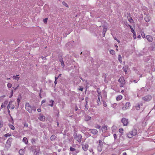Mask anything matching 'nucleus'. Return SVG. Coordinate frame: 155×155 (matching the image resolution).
<instances>
[{
  "label": "nucleus",
  "instance_id": "1",
  "mask_svg": "<svg viewBox=\"0 0 155 155\" xmlns=\"http://www.w3.org/2000/svg\"><path fill=\"white\" fill-rule=\"evenodd\" d=\"M137 134V130L135 129H133L129 131L127 134V136L129 138H131L134 136H136Z\"/></svg>",
  "mask_w": 155,
  "mask_h": 155
},
{
  "label": "nucleus",
  "instance_id": "2",
  "mask_svg": "<svg viewBox=\"0 0 155 155\" xmlns=\"http://www.w3.org/2000/svg\"><path fill=\"white\" fill-rule=\"evenodd\" d=\"M96 143L98 144L97 146V150L98 152H101L102 151L103 148V142L101 140L97 141Z\"/></svg>",
  "mask_w": 155,
  "mask_h": 155
},
{
  "label": "nucleus",
  "instance_id": "3",
  "mask_svg": "<svg viewBox=\"0 0 155 155\" xmlns=\"http://www.w3.org/2000/svg\"><path fill=\"white\" fill-rule=\"evenodd\" d=\"M74 137L75 139L78 141L79 143H81L82 138V136L81 134H77L76 133H75L74 135Z\"/></svg>",
  "mask_w": 155,
  "mask_h": 155
},
{
  "label": "nucleus",
  "instance_id": "4",
  "mask_svg": "<svg viewBox=\"0 0 155 155\" xmlns=\"http://www.w3.org/2000/svg\"><path fill=\"white\" fill-rule=\"evenodd\" d=\"M130 106L131 104L130 102H127L124 104H123L122 109L124 110L129 109H130Z\"/></svg>",
  "mask_w": 155,
  "mask_h": 155
},
{
  "label": "nucleus",
  "instance_id": "5",
  "mask_svg": "<svg viewBox=\"0 0 155 155\" xmlns=\"http://www.w3.org/2000/svg\"><path fill=\"white\" fill-rule=\"evenodd\" d=\"M118 82L120 83V87H123L125 84V82L123 77H121L118 80Z\"/></svg>",
  "mask_w": 155,
  "mask_h": 155
},
{
  "label": "nucleus",
  "instance_id": "6",
  "mask_svg": "<svg viewBox=\"0 0 155 155\" xmlns=\"http://www.w3.org/2000/svg\"><path fill=\"white\" fill-rule=\"evenodd\" d=\"M25 109L28 111L29 113H32L31 106L28 103H27L25 104Z\"/></svg>",
  "mask_w": 155,
  "mask_h": 155
},
{
  "label": "nucleus",
  "instance_id": "7",
  "mask_svg": "<svg viewBox=\"0 0 155 155\" xmlns=\"http://www.w3.org/2000/svg\"><path fill=\"white\" fill-rule=\"evenodd\" d=\"M12 138L10 137L7 140L6 142V146L8 147L9 148L11 146V143L12 140Z\"/></svg>",
  "mask_w": 155,
  "mask_h": 155
},
{
  "label": "nucleus",
  "instance_id": "8",
  "mask_svg": "<svg viewBox=\"0 0 155 155\" xmlns=\"http://www.w3.org/2000/svg\"><path fill=\"white\" fill-rule=\"evenodd\" d=\"M152 99V97L151 95H148L143 97L142 99L144 101H150Z\"/></svg>",
  "mask_w": 155,
  "mask_h": 155
},
{
  "label": "nucleus",
  "instance_id": "9",
  "mask_svg": "<svg viewBox=\"0 0 155 155\" xmlns=\"http://www.w3.org/2000/svg\"><path fill=\"white\" fill-rule=\"evenodd\" d=\"M144 93V88L143 87L141 88L140 90H138L137 92V97H140Z\"/></svg>",
  "mask_w": 155,
  "mask_h": 155
},
{
  "label": "nucleus",
  "instance_id": "10",
  "mask_svg": "<svg viewBox=\"0 0 155 155\" xmlns=\"http://www.w3.org/2000/svg\"><path fill=\"white\" fill-rule=\"evenodd\" d=\"M83 150L84 151H86L88 149V145L86 143H82L81 144Z\"/></svg>",
  "mask_w": 155,
  "mask_h": 155
},
{
  "label": "nucleus",
  "instance_id": "11",
  "mask_svg": "<svg viewBox=\"0 0 155 155\" xmlns=\"http://www.w3.org/2000/svg\"><path fill=\"white\" fill-rule=\"evenodd\" d=\"M97 92H98V95H97V96H98V97L97 102V105L99 106L101 104L100 101V97H101V98H102V97L101 95V92H98V91H97Z\"/></svg>",
  "mask_w": 155,
  "mask_h": 155
},
{
  "label": "nucleus",
  "instance_id": "12",
  "mask_svg": "<svg viewBox=\"0 0 155 155\" xmlns=\"http://www.w3.org/2000/svg\"><path fill=\"white\" fill-rule=\"evenodd\" d=\"M124 126H127L128 123V120L125 118H123L121 120Z\"/></svg>",
  "mask_w": 155,
  "mask_h": 155
},
{
  "label": "nucleus",
  "instance_id": "13",
  "mask_svg": "<svg viewBox=\"0 0 155 155\" xmlns=\"http://www.w3.org/2000/svg\"><path fill=\"white\" fill-rule=\"evenodd\" d=\"M142 105V103H137L135 105V108L137 110H139L140 108V107Z\"/></svg>",
  "mask_w": 155,
  "mask_h": 155
},
{
  "label": "nucleus",
  "instance_id": "14",
  "mask_svg": "<svg viewBox=\"0 0 155 155\" xmlns=\"http://www.w3.org/2000/svg\"><path fill=\"white\" fill-rule=\"evenodd\" d=\"M149 42H152L153 40V38L150 35H148L146 36L145 38Z\"/></svg>",
  "mask_w": 155,
  "mask_h": 155
},
{
  "label": "nucleus",
  "instance_id": "15",
  "mask_svg": "<svg viewBox=\"0 0 155 155\" xmlns=\"http://www.w3.org/2000/svg\"><path fill=\"white\" fill-rule=\"evenodd\" d=\"M89 131L94 135L97 134L98 133L97 130L96 129H90L89 130Z\"/></svg>",
  "mask_w": 155,
  "mask_h": 155
},
{
  "label": "nucleus",
  "instance_id": "16",
  "mask_svg": "<svg viewBox=\"0 0 155 155\" xmlns=\"http://www.w3.org/2000/svg\"><path fill=\"white\" fill-rule=\"evenodd\" d=\"M85 100L86 101V104L85 106V108L86 110H87L89 108V106L87 104L88 101V98L87 97H86L85 98Z\"/></svg>",
  "mask_w": 155,
  "mask_h": 155
},
{
  "label": "nucleus",
  "instance_id": "17",
  "mask_svg": "<svg viewBox=\"0 0 155 155\" xmlns=\"http://www.w3.org/2000/svg\"><path fill=\"white\" fill-rule=\"evenodd\" d=\"M12 101H11L9 102L8 105V107L10 108H11L12 109H13L15 108V106L14 105L12 104Z\"/></svg>",
  "mask_w": 155,
  "mask_h": 155
},
{
  "label": "nucleus",
  "instance_id": "18",
  "mask_svg": "<svg viewBox=\"0 0 155 155\" xmlns=\"http://www.w3.org/2000/svg\"><path fill=\"white\" fill-rule=\"evenodd\" d=\"M45 117L43 115H40L38 119L41 121H44L45 120Z\"/></svg>",
  "mask_w": 155,
  "mask_h": 155
},
{
  "label": "nucleus",
  "instance_id": "19",
  "mask_svg": "<svg viewBox=\"0 0 155 155\" xmlns=\"http://www.w3.org/2000/svg\"><path fill=\"white\" fill-rule=\"evenodd\" d=\"M107 130V126L106 125L103 126L102 127V130L103 132H105Z\"/></svg>",
  "mask_w": 155,
  "mask_h": 155
},
{
  "label": "nucleus",
  "instance_id": "20",
  "mask_svg": "<svg viewBox=\"0 0 155 155\" xmlns=\"http://www.w3.org/2000/svg\"><path fill=\"white\" fill-rule=\"evenodd\" d=\"M145 20L147 22H149L150 19V17L148 15H147L145 18Z\"/></svg>",
  "mask_w": 155,
  "mask_h": 155
},
{
  "label": "nucleus",
  "instance_id": "21",
  "mask_svg": "<svg viewBox=\"0 0 155 155\" xmlns=\"http://www.w3.org/2000/svg\"><path fill=\"white\" fill-rule=\"evenodd\" d=\"M104 29L103 30V35H104L106 31L107 30V27L106 26H103Z\"/></svg>",
  "mask_w": 155,
  "mask_h": 155
},
{
  "label": "nucleus",
  "instance_id": "22",
  "mask_svg": "<svg viewBox=\"0 0 155 155\" xmlns=\"http://www.w3.org/2000/svg\"><path fill=\"white\" fill-rule=\"evenodd\" d=\"M22 141L26 144H27L28 142V139L25 137L23 138Z\"/></svg>",
  "mask_w": 155,
  "mask_h": 155
},
{
  "label": "nucleus",
  "instance_id": "23",
  "mask_svg": "<svg viewBox=\"0 0 155 155\" xmlns=\"http://www.w3.org/2000/svg\"><path fill=\"white\" fill-rule=\"evenodd\" d=\"M12 78L14 80L18 81L19 80L20 78L19 77V75H17L16 76H13L12 77Z\"/></svg>",
  "mask_w": 155,
  "mask_h": 155
},
{
  "label": "nucleus",
  "instance_id": "24",
  "mask_svg": "<svg viewBox=\"0 0 155 155\" xmlns=\"http://www.w3.org/2000/svg\"><path fill=\"white\" fill-rule=\"evenodd\" d=\"M119 132L120 133V137L123 134L124 130L122 128H120L119 130Z\"/></svg>",
  "mask_w": 155,
  "mask_h": 155
},
{
  "label": "nucleus",
  "instance_id": "25",
  "mask_svg": "<svg viewBox=\"0 0 155 155\" xmlns=\"http://www.w3.org/2000/svg\"><path fill=\"white\" fill-rule=\"evenodd\" d=\"M91 117L88 116H85V120L86 121H88L89 120H91Z\"/></svg>",
  "mask_w": 155,
  "mask_h": 155
},
{
  "label": "nucleus",
  "instance_id": "26",
  "mask_svg": "<svg viewBox=\"0 0 155 155\" xmlns=\"http://www.w3.org/2000/svg\"><path fill=\"white\" fill-rule=\"evenodd\" d=\"M122 97H123L122 95H119L117 97L116 100L117 101H120L122 99Z\"/></svg>",
  "mask_w": 155,
  "mask_h": 155
},
{
  "label": "nucleus",
  "instance_id": "27",
  "mask_svg": "<svg viewBox=\"0 0 155 155\" xmlns=\"http://www.w3.org/2000/svg\"><path fill=\"white\" fill-rule=\"evenodd\" d=\"M25 151L23 149H21L19 151V153L21 155H23Z\"/></svg>",
  "mask_w": 155,
  "mask_h": 155
},
{
  "label": "nucleus",
  "instance_id": "28",
  "mask_svg": "<svg viewBox=\"0 0 155 155\" xmlns=\"http://www.w3.org/2000/svg\"><path fill=\"white\" fill-rule=\"evenodd\" d=\"M56 138V137L55 135H53L51 137V140H54Z\"/></svg>",
  "mask_w": 155,
  "mask_h": 155
},
{
  "label": "nucleus",
  "instance_id": "29",
  "mask_svg": "<svg viewBox=\"0 0 155 155\" xmlns=\"http://www.w3.org/2000/svg\"><path fill=\"white\" fill-rule=\"evenodd\" d=\"M49 102L50 103H51V104H49L48 105L50 106L51 107H53V105H54V104H53L54 101L52 100H51L49 101Z\"/></svg>",
  "mask_w": 155,
  "mask_h": 155
},
{
  "label": "nucleus",
  "instance_id": "30",
  "mask_svg": "<svg viewBox=\"0 0 155 155\" xmlns=\"http://www.w3.org/2000/svg\"><path fill=\"white\" fill-rule=\"evenodd\" d=\"M118 60L121 63L122 62V57L119 54L118 56Z\"/></svg>",
  "mask_w": 155,
  "mask_h": 155
},
{
  "label": "nucleus",
  "instance_id": "31",
  "mask_svg": "<svg viewBox=\"0 0 155 155\" xmlns=\"http://www.w3.org/2000/svg\"><path fill=\"white\" fill-rule=\"evenodd\" d=\"M4 136L5 137L7 138V137L11 136H12V134H11L7 133L6 134L4 135Z\"/></svg>",
  "mask_w": 155,
  "mask_h": 155
},
{
  "label": "nucleus",
  "instance_id": "32",
  "mask_svg": "<svg viewBox=\"0 0 155 155\" xmlns=\"http://www.w3.org/2000/svg\"><path fill=\"white\" fill-rule=\"evenodd\" d=\"M23 124L24 125V127H27L28 126V124L26 122H24L23 123Z\"/></svg>",
  "mask_w": 155,
  "mask_h": 155
},
{
  "label": "nucleus",
  "instance_id": "33",
  "mask_svg": "<svg viewBox=\"0 0 155 155\" xmlns=\"http://www.w3.org/2000/svg\"><path fill=\"white\" fill-rule=\"evenodd\" d=\"M9 126L10 128H11V129L13 130H14L15 127L13 125L11 124H9Z\"/></svg>",
  "mask_w": 155,
  "mask_h": 155
},
{
  "label": "nucleus",
  "instance_id": "34",
  "mask_svg": "<svg viewBox=\"0 0 155 155\" xmlns=\"http://www.w3.org/2000/svg\"><path fill=\"white\" fill-rule=\"evenodd\" d=\"M95 127L96 128L98 129H100L101 127V126L98 124H96L95 126Z\"/></svg>",
  "mask_w": 155,
  "mask_h": 155
},
{
  "label": "nucleus",
  "instance_id": "35",
  "mask_svg": "<svg viewBox=\"0 0 155 155\" xmlns=\"http://www.w3.org/2000/svg\"><path fill=\"white\" fill-rule=\"evenodd\" d=\"M62 4H63V5H64L66 7H68V5L64 1H63L62 2Z\"/></svg>",
  "mask_w": 155,
  "mask_h": 155
},
{
  "label": "nucleus",
  "instance_id": "36",
  "mask_svg": "<svg viewBox=\"0 0 155 155\" xmlns=\"http://www.w3.org/2000/svg\"><path fill=\"white\" fill-rule=\"evenodd\" d=\"M32 111H36V108L35 106H31Z\"/></svg>",
  "mask_w": 155,
  "mask_h": 155
},
{
  "label": "nucleus",
  "instance_id": "37",
  "mask_svg": "<svg viewBox=\"0 0 155 155\" xmlns=\"http://www.w3.org/2000/svg\"><path fill=\"white\" fill-rule=\"evenodd\" d=\"M128 21L130 23H133L134 22V20L131 17H130L129 19H128Z\"/></svg>",
  "mask_w": 155,
  "mask_h": 155
},
{
  "label": "nucleus",
  "instance_id": "38",
  "mask_svg": "<svg viewBox=\"0 0 155 155\" xmlns=\"http://www.w3.org/2000/svg\"><path fill=\"white\" fill-rule=\"evenodd\" d=\"M34 155H41V153L37 151H35L34 153Z\"/></svg>",
  "mask_w": 155,
  "mask_h": 155
},
{
  "label": "nucleus",
  "instance_id": "39",
  "mask_svg": "<svg viewBox=\"0 0 155 155\" xmlns=\"http://www.w3.org/2000/svg\"><path fill=\"white\" fill-rule=\"evenodd\" d=\"M110 52V54L113 55L114 54H115V51L113 50H111Z\"/></svg>",
  "mask_w": 155,
  "mask_h": 155
},
{
  "label": "nucleus",
  "instance_id": "40",
  "mask_svg": "<svg viewBox=\"0 0 155 155\" xmlns=\"http://www.w3.org/2000/svg\"><path fill=\"white\" fill-rule=\"evenodd\" d=\"M12 86V84L10 83H8L7 84V87L8 88H10Z\"/></svg>",
  "mask_w": 155,
  "mask_h": 155
},
{
  "label": "nucleus",
  "instance_id": "41",
  "mask_svg": "<svg viewBox=\"0 0 155 155\" xmlns=\"http://www.w3.org/2000/svg\"><path fill=\"white\" fill-rule=\"evenodd\" d=\"M48 19V18H45L43 20V22L45 23H46L47 22Z\"/></svg>",
  "mask_w": 155,
  "mask_h": 155
},
{
  "label": "nucleus",
  "instance_id": "42",
  "mask_svg": "<svg viewBox=\"0 0 155 155\" xmlns=\"http://www.w3.org/2000/svg\"><path fill=\"white\" fill-rule=\"evenodd\" d=\"M60 62H61V65L62 66H64V61H63V60L62 59L60 60Z\"/></svg>",
  "mask_w": 155,
  "mask_h": 155
},
{
  "label": "nucleus",
  "instance_id": "43",
  "mask_svg": "<svg viewBox=\"0 0 155 155\" xmlns=\"http://www.w3.org/2000/svg\"><path fill=\"white\" fill-rule=\"evenodd\" d=\"M141 35L142 38H146V36H145V34L144 32H142L141 33Z\"/></svg>",
  "mask_w": 155,
  "mask_h": 155
},
{
  "label": "nucleus",
  "instance_id": "44",
  "mask_svg": "<svg viewBox=\"0 0 155 155\" xmlns=\"http://www.w3.org/2000/svg\"><path fill=\"white\" fill-rule=\"evenodd\" d=\"M70 150L71 151H74L76 150L75 148H74L71 147L70 148Z\"/></svg>",
  "mask_w": 155,
  "mask_h": 155
},
{
  "label": "nucleus",
  "instance_id": "45",
  "mask_svg": "<svg viewBox=\"0 0 155 155\" xmlns=\"http://www.w3.org/2000/svg\"><path fill=\"white\" fill-rule=\"evenodd\" d=\"M20 102V99L19 98H18L17 99V102H18V106L17 107V108L19 106V103Z\"/></svg>",
  "mask_w": 155,
  "mask_h": 155
},
{
  "label": "nucleus",
  "instance_id": "46",
  "mask_svg": "<svg viewBox=\"0 0 155 155\" xmlns=\"http://www.w3.org/2000/svg\"><path fill=\"white\" fill-rule=\"evenodd\" d=\"M114 140H116L117 138V136L116 134H114Z\"/></svg>",
  "mask_w": 155,
  "mask_h": 155
},
{
  "label": "nucleus",
  "instance_id": "47",
  "mask_svg": "<svg viewBox=\"0 0 155 155\" xmlns=\"http://www.w3.org/2000/svg\"><path fill=\"white\" fill-rule=\"evenodd\" d=\"M130 29H131V32H132V33L133 34L136 33L135 32L134 30L133 29V28H131Z\"/></svg>",
  "mask_w": 155,
  "mask_h": 155
},
{
  "label": "nucleus",
  "instance_id": "48",
  "mask_svg": "<svg viewBox=\"0 0 155 155\" xmlns=\"http://www.w3.org/2000/svg\"><path fill=\"white\" fill-rule=\"evenodd\" d=\"M3 126V123L2 122H0V128H2Z\"/></svg>",
  "mask_w": 155,
  "mask_h": 155
},
{
  "label": "nucleus",
  "instance_id": "49",
  "mask_svg": "<svg viewBox=\"0 0 155 155\" xmlns=\"http://www.w3.org/2000/svg\"><path fill=\"white\" fill-rule=\"evenodd\" d=\"M133 34V37L134 39H135L136 38V33H135Z\"/></svg>",
  "mask_w": 155,
  "mask_h": 155
},
{
  "label": "nucleus",
  "instance_id": "50",
  "mask_svg": "<svg viewBox=\"0 0 155 155\" xmlns=\"http://www.w3.org/2000/svg\"><path fill=\"white\" fill-rule=\"evenodd\" d=\"M103 105H104V107H105L107 106V104L104 101H103Z\"/></svg>",
  "mask_w": 155,
  "mask_h": 155
},
{
  "label": "nucleus",
  "instance_id": "51",
  "mask_svg": "<svg viewBox=\"0 0 155 155\" xmlns=\"http://www.w3.org/2000/svg\"><path fill=\"white\" fill-rule=\"evenodd\" d=\"M127 68H124V71L125 72V74H127Z\"/></svg>",
  "mask_w": 155,
  "mask_h": 155
},
{
  "label": "nucleus",
  "instance_id": "52",
  "mask_svg": "<svg viewBox=\"0 0 155 155\" xmlns=\"http://www.w3.org/2000/svg\"><path fill=\"white\" fill-rule=\"evenodd\" d=\"M11 95L9 96V97L10 98H11L12 97V95H13V90H12V91H11Z\"/></svg>",
  "mask_w": 155,
  "mask_h": 155
},
{
  "label": "nucleus",
  "instance_id": "53",
  "mask_svg": "<svg viewBox=\"0 0 155 155\" xmlns=\"http://www.w3.org/2000/svg\"><path fill=\"white\" fill-rule=\"evenodd\" d=\"M35 139H32L31 140V141L32 143L33 142H35Z\"/></svg>",
  "mask_w": 155,
  "mask_h": 155
},
{
  "label": "nucleus",
  "instance_id": "54",
  "mask_svg": "<svg viewBox=\"0 0 155 155\" xmlns=\"http://www.w3.org/2000/svg\"><path fill=\"white\" fill-rule=\"evenodd\" d=\"M5 106H4L3 105V104H2V105H1V109H2V108L3 107H5Z\"/></svg>",
  "mask_w": 155,
  "mask_h": 155
},
{
  "label": "nucleus",
  "instance_id": "55",
  "mask_svg": "<svg viewBox=\"0 0 155 155\" xmlns=\"http://www.w3.org/2000/svg\"><path fill=\"white\" fill-rule=\"evenodd\" d=\"M114 39L115 40H116V41H117L119 43H120V41L119 40H118L116 38H114Z\"/></svg>",
  "mask_w": 155,
  "mask_h": 155
},
{
  "label": "nucleus",
  "instance_id": "56",
  "mask_svg": "<svg viewBox=\"0 0 155 155\" xmlns=\"http://www.w3.org/2000/svg\"><path fill=\"white\" fill-rule=\"evenodd\" d=\"M83 88L81 87H80V88L79 89V90L81 91H83Z\"/></svg>",
  "mask_w": 155,
  "mask_h": 155
},
{
  "label": "nucleus",
  "instance_id": "57",
  "mask_svg": "<svg viewBox=\"0 0 155 155\" xmlns=\"http://www.w3.org/2000/svg\"><path fill=\"white\" fill-rule=\"evenodd\" d=\"M41 110L40 108H38L37 109V111L38 112H41Z\"/></svg>",
  "mask_w": 155,
  "mask_h": 155
},
{
  "label": "nucleus",
  "instance_id": "58",
  "mask_svg": "<svg viewBox=\"0 0 155 155\" xmlns=\"http://www.w3.org/2000/svg\"><path fill=\"white\" fill-rule=\"evenodd\" d=\"M58 77L55 76V80H57L58 79Z\"/></svg>",
  "mask_w": 155,
  "mask_h": 155
},
{
  "label": "nucleus",
  "instance_id": "59",
  "mask_svg": "<svg viewBox=\"0 0 155 155\" xmlns=\"http://www.w3.org/2000/svg\"><path fill=\"white\" fill-rule=\"evenodd\" d=\"M45 100H42L41 102V104H42L44 103H45Z\"/></svg>",
  "mask_w": 155,
  "mask_h": 155
},
{
  "label": "nucleus",
  "instance_id": "60",
  "mask_svg": "<svg viewBox=\"0 0 155 155\" xmlns=\"http://www.w3.org/2000/svg\"><path fill=\"white\" fill-rule=\"evenodd\" d=\"M138 80H133V82L135 83H136L138 82Z\"/></svg>",
  "mask_w": 155,
  "mask_h": 155
},
{
  "label": "nucleus",
  "instance_id": "61",
  "mask_svg": "<svg viewBox=\"0 0 155 155\" xmlns=\"http://www.w3.org/2000/svg\"><path fill=\"white\" fill-rule=\"evenodd\" d=\"M18 86H19L18 85V86H17V87H13V88L14 90H15L16 89L18 88Z\"/></svg>",
  "mask_w": 155,
  "mask_h": 155
},
{
  "label": "nucleus",
  "instance_id": "62",
  "mask_svg": "<svg viewBox=\"0 0 155 155\" xmlns=\"http://www.w3.org/2000/svg\"><path fill=\"white\" fill-rule=\"evenodd\" d=\"M55 70L56 71V74H57V73H58V70L57 69H55Z\"/></svg>",
  "mask_w": 155,
  "mask_h": 155
},
{
  "label": "nucleus",
  "instance_id": "63",
  "mask_svg": "<svg viewBox=\"0 0 155 155\" xmlns=\"http://www.w3.org/2000/svg\"><path fill=\"white\" fill-rule=\"evenodd\" d=\"M75 110L76 111H77L78 110V107L77 106H76L75 107Z\"/></svg>",
  "mask_w": 155,
  "mask_h": 155
},
{
  "label": "nucleus",
  "instance_id": "64",
  "mask_svg": "<svg viewBox=\"0 0 155 155\" xmlns=\"http://www.w3.org/2000/svg\"><path fill=\"white\" fill-rule=\"evenodd\" d=\"M123 155H127V153L126 152H124L123 154Z\"/></svg>",
  "mask_w": 155,
  "mask_h": 155
}]
</instances>
